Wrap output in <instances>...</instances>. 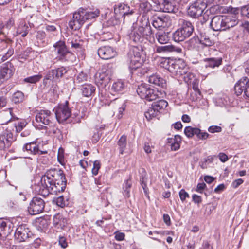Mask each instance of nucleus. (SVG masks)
Segmentation results:
<instances>
[{"instance_id": "nucleus-1", "label": "nucleus", "mask_w": 249, "mask_h": 249, "mask_svg": "<svg viewBox=\"0 0 249 249\" xmlns=\"http://www.w3.org/2000/svg\"><path fill=\"white\" fill-rule=\"evenodd\" d=\"M66 182L65 174L62 170L50 169L42 176L40 184L34 185V190L36 193L43 196H47L49 194L56 195L64 191Z\"/></svg>"}, {"instance_id": "nucleus-2", "label": "nucleus", "mask_w": 249, "mask_h": 249, "mask_svg": "<svg viewBox=\"0 0 249 249\" xmlns=\"http://www.w3.org/2000/svg\"><path fill=\"white\" fill-rule=\"evenodd\" d=\"M238 23L234 15H217L212 18L210 26L213 31H222L235 27Z\"/></svg>"}, {"instance_id": "nucleus-3", "label": "nucleus", "mask_w": 249, "mask_h": 249, "mask_svg": "<svg viewBox=\"0 0 249 249\" xmlns=\"http://www.w3.org/2000/svg\"><path fill=\"white\" fill-rule=\"evenodd\" d=\"M129 55L130 56V62L129 68L131 72L138 70L141 72V73L144 74L146 71L144 68H141L145 56V53L142 46H133L130 49Z\"/></svg>"}, {"instance_id": "nucleus-4", "label": "nucleus", "mask_w": 249, "mask_h": 249, "mask_svg": "<svg viewBox=\"0 0 249 249\" xmlns=\"http://www.w3.org/2000/svg\"><path fill=\"white\" fill-rule=\"evenodd\" d=\"M151 35L152 29L148 20H147L142 26L134 28L130 34V39L134 43H140L145 39H149Z\"/></svg>"}, {"instance_id": "nucleus-5", "label": "nucleus", "mask_w": 249, "mask_h": 249, "mask_svg": "<svg viewBox=\"0 0 249 249\" xmlns=\"http://www.w3.org/2000/svg\"><path fill=\"white\" fill-rule=\"evenodd\" d=\"M53 47L58 54L59 60L62 61H72L74 58V54L68 51L64 41H59L56 42Z\"/></svg>"}, {"instance_id": "nucleus-6", "label": "nucleus", "mask_w": 249, "mask_h": 249, "mask_svg": "<svg viewBox=\"0 0 249 249\" xmlns=\"http://www.w3.org/2000/svg\"><path fill=\"white\" fill-rule=\"evenodd\" d=\"M207 6L205 0H196L188 8V15L192 18H197L202 15Z\"/></svg>"}, {"instance_id": "nucleus-7", "label": "nucleus", "mask_w": 249, "mask_h": 249, "mask_svg": "<svg viewBox=\"0 0 249 249\" xmlns=\"http://www.w3.org/2000/svg\"><path fill=\"white\" fill-rule=\"evenodd\" d=\"M16 140V137L14 135L13 131L7 128L0 135V150H6Z\"/></svg>"}, {"instance_id": "nucleus-8", "label": "nucleus", "mask_w": 249, "mask_h": 249, "mask_svg": "<svg viewBox=\"0 0 249 249\" xmlns=\"http://www.w3.org/2000/svg\"><path fill=\"white\" fill-rule=\"evenodd\" d=\"M68 104V101H66L64 104L59 105L53 110L55 111L56 118L59 123L64 122L72 115Z\"/></svg>"}, {"instance_id": "nucleus-9", "label": "nucleus", "mask_w": 249, "mask_h": 249, "mask_svg": "<svg viewBox=\"0 0 249 249\" xmlns=\"http://www.w3.org/2000/svg\"><path fill=\"white\" fill-rule=\"evenodd\" d=\"M170 72L174 76L183 75L188 67L182 59H173L171 62Z\"/></svg>"}, {"instance_id": "nucleus-10", "label": "nucleus", "mask_w": 249, "mask_h": 249, "mask_svg": "<svg viewBox=\"0 0 249 249\" xmlns=\"http://www.w3.org/2000/svg\"><path fill=\"white\" fill-rule=\"evenodd\" d=\"M234 90L237 96L244 93V96L249 98V78L242 77L235 85Z\"/></svg>"}, {"instance_id": "nucleus-11", "label": "nucleus", "mask_w": 249, "mask_h": 249, "mask_svg": "<svg viewBox=\"0 0 249 249\" xmlns=\"http://www.w3.org/2000/svg\"><path fill=\"white\" fill-rule=\"evenodd\" d=\"M44 206V201L39 197L35 196L30 202L28 211L31 215L37 214L43 212Z\"/></svg>"}, {"instance_id": "nucleus-12", "label": "nucleus", "mask_w": 249, "mask_h": 249, "mask_svg": "<svg viewBox=\"0 0 249 249\" xmlns=\"http://www.w3.org/2000/svg\"><path fill=\"white\" fill-rule=\"evenodd\" d=\"M32 235L28 227L26 224H21L17 228L14 236L18 242H21L27 241Z\"/></svg>"}, {"instance_id": "nucleus-13", "label": "nucleus", "mask_w": 249, "mask_h": 249, "mask_svg": "<svg viewBox=\"0 0 249 249\" xmlns=\"http://www.w3.org/2000/svg\"><path fill=\"white\" fill-rule=\"evenodd\" d=\"M111 76L110 70L103 69L101 72L96 74L95 82L98 86L104 88L110 82Z\"/></svg>"}, {"instance_id": "nucleus-14", "label": "nucleus", "mask_w": 249, "mask_h": 249, "mask_svg": "<svg viewBox=\"0 0 249 249\" xmlns=\"http://www.w3.org/2000/svg\"><path fill=\"white\" fill-rule=\"evenodd\" d=\"M98 54L102 59L107 60L114 57L117 55V52L112 47L105 46L98 49Z\"/></svg>"}, {"instance_id": "nucleus-15", "label": "nucleus", "mask_w": 249, "mask_h": 249, "mask_svg": "<svg viewBox=\"0 0 249 249\" xmlns=\"http://www.w3.org/2000/svg\"><path fill=\"white\" fill-rule=\"evenodd\" d=\"M23 152H26L27 153L31 155H42L47 153V151H42L39 149L38 145L37 144L36 141L25 143L23 147Z\"/></svg>"}, {"instance_id": "nucleus-16", "label": "nucleus", "mask_w": 249, "mask_h": 249, "mask_svg": "<svg viewBox=\"0 0 249 249\" xmlns=\"http://www.w3.org/2000/svg\"><path fill=\"white\" fill-rule=\"evenodd\" d=\"M53 114L51 111L46 110H41L36 116V120L38 123L45 125H49L52 121Z\"/></svg>"}, {"instance_id": "nucleus-17", "label": "nucleus", "mask_w": 249, "mask_h": 249, "mask_svg": "<svg viewBox=\"0 0 249 249\" xmlns=\"http://www.w3.org/2000/svg\"><path fill=\"white\" fill-rule=\"evenodd\" d=\"M180 27L178 29L184 35V36L188 38L190 37L194 31V27L191 22L183 19L179 20Z\"/></svg>"}, {"instance_id": "nucleus-18", "label": "nucleus", "mask_w": 249, "mask_h": 249, "mask_svg": "<svg viewBox=\"0 0 249 249\" xmlns=\"http://www.w3.org/2000/svg\"><path fill=\"white\" fill-rule=\"evenodd\" d=\"M84 23V19L78 11L73 14V18L70 21L69 25L71 29L77 30L79 29Z\"/></svg>"}, {"instance_id": "nucleus-19", "label": "nucleus", "mask_w": 249, "mask_h": 249, "mask_svg": "<svg viewBox=\"0 0 249 249\" xmlns=\"http://www.w3.org/2000/svg\"><path fill=\"white\" fill-rule=\"evenodd\" d=\"M53 225L58 230H64L68 224V220L62 214L57 213L53 217Z\"/></svg>"}, {"instance_id": "nucleus-20", "label": "nucleus", "mask_w": 249, "mask_h": 249, "mask_svg": "<svg viewBox=\"0 0 249 249\" xmlns=\"http://www.w3.org/2000/svg\"><path fill=\"white\" fill-rule=\"evenodd\" d=\"M13 68L11 63L3 64L0 68V76L5 81L10 78L13 74Z\"/></svg>"}, {"instance_id": "nucleus-21", "label": "nucleus", "mask_w": 249, "mask_h": 249, "mask_svg": "<svg viewBox=\"0 0 249 249\" xmlns=\"http://www.w3.org/2000/svg\"><path fill=\"white\" fill-rule=\"evenodd\" d=\"M204 61L206 68L214 69L222 65L223 58L221 56L212 57L204 59Z\"/></svg>"}, {"instance_id": "nucleus-22", "label": "nucleus", "mask_w": 249, "mask_h": 249, "mask_svg": "<svg viewBox=\"0 0 249 249\" xmlns=\"http://www.w3.org/2000/svg\"><path fill=\"white\" fill-rule=\"evenodd\" d=\"M182 49L180 48L177 47L172 45L165 46H156L155 52L157 53H166L176 52L181 53Z\"/></svg>"}, {"instance_id": "nucleus-23", "label": "nucleus", "mask_w": 249, "mask_h": 249, "mask_svg": "<svg viewBox=\"0 0 249 249\" xmlns=\"http://www.w3.org/2000/svg\"><path fill=\"white\" fill-rule=\"evenodd\" d=\"M79 12L82 16L83 19H84V22L86 20L92 19L99 16L100 12L98 9H96L94 11H89L87 9L83 8H80L79 9Z\"/></svg>"}, {"instance_id": "nucleus-24", "label": "nucleus", "mask_w": 249, "mask_h": 249, "mask_svg": "<svg viewBox=\"0 0 249 249\" xmlns=\"http://www.w3.org/2000/svg\"><path fill=\"white\" fill-rule=\"evenodd\" d=\"M10 223L0 219V237L4 238L11 232Z\"/></svg>"}, {"instance_id": "nucleus-25", "label": "nucleus", "mask_w": 249, "mask_h": 249, "mask_svg": "<svg viewBox=\"0 0 249 249\" xmlns=\"http://www.w3.org/2000/svg\"><path fill=\"white\" fill-rule=\"evenodd\" d=\"M80 89L83 96L89 97L94 94L96 88L92 84H84L81 85Z\"/></svg>"}, {"instance_id": "nucleus-26", "label": "nucleus", "mask_w": 249, "mask_h": 249, "mask_svg": "<svg viewBox=\"0 0 249 249\" xmlns=\"http://www.w3.org/2000/svg\"><path fill=\"white\" fill-rule=\"evenodd\" d=\"M127 4L120 3L115 5L114 7V13L117 18H123L124 19L126 16V10L127 9Z\"/></svg>"}, {"instance_id": "nucleus-27", "label": "nucleus", "mask_w": 249, "mask_h": 249, "mask_svg": "<svg viewBox=\"0 0 249 249\" xmlns=\"http://www.w3.org/2000/svg\"><path fill=\"white\" fill-rule=\"evenodd\" d=\"M168 18L164 16L157 17L154 18L152 25L155 28H165L168 26Z\"/></svg>"}, {"instance_id": "nucleus-28", "label": "nucleus", "mask_w": 249, "mask_h": 249, "mask_svg": "<svg viewBox=\"0 0 249 249\" xmlns=\"http://www.w3.org/2000/svg\"><path fill=\"white\" fill-rule=\"evenodd\" d=\"M148 82L150 83L154 84L163 88L166 85L165 80L161 77L160 75L157 74H153L150 76L148 78Z\"/></svg>"}, {"instance_id": "nucleus-29", "label": "nucleus", "mask_w": 249, "mask_h": 249, "mask_svg": "<svg viewBox=\"0 0 249 249\" xmlns=\"http://www.w3.org/2000/svg\"><path fill=\"white\" fill-rule=\"evenodd\" d=\"M163 93L161 91L150 88L145 100L148 101H152L158 98L163 97Z\"/></svg>"}, {"instance_id": "nucleus-30", "label": "nucleus", "mask_w": 249, "mask_h": 249, "mask_svg": "<svg viewBox=\"0 0 249 249\" xmlns=\"http://www.w3.org/2000/svg\"><path fill=\"white\" fill-rule=\"evenodd\" d=\"M181 138L179 135H176L173 138L168 139V142L171 143V149L172 151L178 150L180 146Z\"/></svg>"}, {"instance_id": "nucleus-31", "label": "nucleus", "mask_w": 249, "mask_h": 249, "mask_svg": "<svg viewBox=\"0 0 249 249\" xmlns=\"http://www.w3.org/2000/svg\"><path fill=\"white\" fill-rule=\"evenodd\" d=\"M198 40L201 45L206 47H211L214 44V41L205 33H201Z\"/></svg>"}, {"instance_id": "nucleus-32", "label": "nucleus", "mask_w": 249, "mask_h": 249, "mask_svg": "<svg viewBox=\"0 0 249 249\" xmlns=\"http://www.w3.org/2000/svg\"><path fill=\"white\" fill-rule=\"evenodd\" d=\"M167 106V102L163 99L154 102L152 104V106L155 108V109H156V110L158 111L159 114L164 110Z\"/></svg>"}, {"instance_id": "nucleus-33", "label": "nucleus", "mask_w": 249, "mask_h": 249, "mask_svg": "<svg viewBox=\"0 0 249 249\" xmlns=\"http://www.w3.org/2000/svg\"><path fill=\"white\" fill-rule=\"evenodd\" d=\"M150 88L149 86L146 84H141L138 86L137 92L142 99H145Z\"/></svg>"}, {"instance_id": "nucleus-34", "label": "nucleus", "mask_w": 249, "mask_h": 249, "mask_svg": "<svg viewBox=\"0 0 249 249\" xmlns=\"http://www.w3.org/2000/svg\"><path fill=\"white\" fill-rule=\"evenodd\" d=\"M168 32H158L156 34V37L159 43L161 44H166L170 40Z\"/></svg>"}, {"instance_id": "nucleus-35", "label": "nucleus", "mask_w": 249, "mask_h": 249, "mask_svg": "<svg viewBox=\"0 0 249 249\" xmlns=\"http://www.w3.org/2000/svg\"><path fill=\"white\" fill-rule=\"evenodd\" d=\"M132 187L131 179L124 181L123 185V194L124 197L129 198L130 196V189Z\"/></svg>"}, {"instance_id": "nucleus-36", "label": "nucleus", "mask_w": 249, "mask_h": 249, "mask_svg": "<svg viewBox=\"0 0 249 249\" xmlns=\"http://www.w3.org/2000/svg\"><path fill=\"white\" fill-rule=\"evenodd\" d=\"M117 144L119 146L120 154H123L127 144L126 136L124 135H122L118 140Z\"/></svg>"}, {"instance_id": "nucleus-37", "label": "nucleus", "mask_w": 249, "mask_h": 249, "mask_svg": "<svg viewBox=\"0 0 249 249\" xmlns=\"http://www.w3.org/2000/svg\"><path fill=\"white\" fill-rule=\"evenodd\" d=\"M146 172L144 170V169H142V175L140 177V183L141 184L143 188L144 193L145 195V196L148 197L149 198V192H148V189L147 187L146 184L145 183V177L146 176Z\"/></svg>"}, {"instance_id": "nucleus-38", "label": "nucleus", "mask_w": 249, "mask_h": 249, "mask_svg": "<svg viewBox=\"0 0 249 249\" xmlns=\"http://www.w3.org/2000/svg\"><path fill=\"white\" fill-rule=\"evenodd\" d=\"M11 100L15 104L21 103L24 100V94L20 91H17L13 94Z\"/></svg>"}, {"instance_id": "nucleus-39", "label": "nucleus", "mask_w": 249, "mask_h": 249, "mask_svg": "<svg viewBox=\"0 0 249 249\" xmlns=\"http://www.w3.org/2000/svg\"><path fill=\"white\" fill-rule=\"evenodd\" d=\"M158 111L151 106L145 112L144 115L148 120H151L152 118L158 117L159 116Z\"/></svg>"}, {"instance_id": "nucleus-40", "label": "nucleus", "mask_w": 249, "mask_h": 249, "mask_svg": "<svg viewBox=\"0 0 249 249\" xmlns=\"http://www.w3.org/2000/svg\"><path fill=\"white\" fill-rule=\"evenodd\" d=\"M125 87V84L122 81L118 80L115 82L112 86V90L116 92H120L123 90Z\"/></svg>"}, {"instance_id": "nucleus-41", "label": "nucleus", "mask_w": 249, "mask_h": 249, "mask_svg": "<svg viewBox=\"0 0 249 249\" xmlns=\"http://www.w3.org/2000/svg\"><path fill=\"white\" fill-rule=\"evenodd\" d=\"M173 60L169 58H162L160 60V65L161 67L167 69L170 72L171 62Z\"/></svg>"}, {"instance_id": "nucleus-42", "label": "nucleus", "mask_w": 249, "mask_h": 249, "mask_svg": "<svg viewBox=\"0 0 249 249\" xmlns=\"http://www.w3.org/2000/svg\"><path fill=\"white\" fill-rule=\"evenodd\" d=\"M186 38H187L183 34H182L181 31H180L178 29L173 34V39L176 42H180L184 41Z\"/></svg>"}, {"instance_id": "nucleus-43", "label": "nucleus", "mask_w": 249, "mask_h": 249, "mask_svg": "<svg viewBox=\"0 0 249 249\" xmlns=\"http://www.w3.org/2000/svg\"><path fill=\"white\" fill-rule=\"evenodd\" d=\"M216 156H208L203 161L200 162V166L202 169H206L207 168L208 165L212 163Z\"/></svg>"}, {"instance_id": "nucleus-44", "label": "nucleus", "mask_w": 249, "mask_h": 249, "mask_svg": "<svg viewBox=\"0 0 249 249\" xmlns=\"http://www.w3.org/2000/svg\"><path fill=\"white\" fill-rule=\"evenodd\" d=\"M199 132L197 128H193L191 126H187L184 129V133L188 138H192Z\"/></svg>"}, {"instance_id": "nucleus-45", "label": "nucleus", "mask_w": 249, "mask_h": 249, "mask_svg": "<svg viewBox=\"0 0 249 249\" xmlns=\"http://www.w3.org/2000/svg\"><path fill=\"white\" fill-rule=\"evenodd\" d=\"M29 27L24 23H21L17 29V33L21 35L22 37L26 36L28 33Z\"/></svg>"}, {"instance_id": "nucleus-46", "label": "nucleus", "mask_w": 249, "mask_h": 249, "mask_svg": "<svg viewBox=\"0 0 249 249\" xmlns=\"http://www.w3.org/2000/svg\"><path fill=\"white\" fill-rule=\"evenodd\" d=\"M56 79L62 77L67 72V70L64 67H61L53 70Z\"/></svg>"}, {"instance_id": "nucleus-47", "label": "nucleus", "mask_w": 249, "mask_h": 249, "mask_svg": "<svg viewBox=\"0 0 249 249\" xmlns=\"http://www.w3.org/2000/svg\"><path fill=\"white\" fill-rule=\"evenodd\" d=\"M87 74L83 72H81L78 74L74 82L75 84H82L87 81Z\"/></svg>"}, {"instance_id": "nucleus-48", "label": "nucleus", "mask_w": 249, "mask_h": 249, "mask_svg": "<svg viewBox=\"0 0 249 249\" xmlns=\"http://www.w3.org/2000/svg\"><path fill=\"white\" fill-rule=\"evenodd\" d=\"M42 75L40 74L35 75L25 78L24 81L27 83L35 84L39 81L42 78Z\"/></svg>"}, {"instance_id": "nucleus-49", "label": "nucleus", "mask_w": 249, "mask_h": 249, "mask_svg": "<svg viewBox=\"0 0 249 249\" xmlns=\"http://www.w3.org/2000/svg\"><path fill=\"white\" fill-rule=\"evenodd\" d=\"M179 77H181L187 83H191L192 80L194 79V75L190 72H188L187 70L183 75H180Z\"/></svg>"}, {"instance_id": "nucleus-50", "label": "nucleus", "mask_w": 249, "mask_h": 249, "mask_svg": "<svg viewBox=\"0 0 249 249\" xmlns=\"http://www.w3.org/2000/svg\"><path fill=\"white\" fill-rule=\"evenodd\" d=\"M27 124L25 121L18 122L17 124H15L16 130L17 132H21L24 128H25Z\"/></svg>"}, {"instance_id": "nucleus-51", "label": "nucleus", "mask_w": 249, "mask_h": 249, "mask_svg": "<svg viewBox=\"0 0 249 249\" xmlns=\"http://www.w3.org/2000/svg\"><path fill=\"white\" fill-rule=\"evenodd\" d=\"M240 12L242 16L249 18V4L242 6Z\"/></svg>"}, {"instance_id": "nucleus-52", "label": "nucleus", "mask_w": 249, "mask_h": 249, "mask_svg": "<svg viewBox=\"0 0 249 249\" xmlns=\"http://www.w3.org/2000/svg\"><path fill=\"white\" fill-rule=\"evenodd\" d=\"M198 130L199 132H197V133H196V135L197 136V137L200 140H206L207 139L210 135L205 132H201V130L198 128Z\"/></svg>"}, {"instance_id": "nucleus-53", "label": "nucleus", "mask_w": 249, "mask_h": 249, "mask_svg": "<svg viewBox=\"0 0 249 249\" xmlns=\"http://www.w3.org/2000/svg\"><path fill=\"white\" fill-rule=\"evenodd\" d=\"M85 108H83L81 112L78 111V112H76L74 113L72 115L76 118V121L77 122H80L81 119L83 118L85 116Z\"/></svg>"}, {"instance_id": "nucleus-54", "label": "nucleus", "mask_w": 249, "mask_h": 249, "mask_svg": "<svg viewBox=\"0 0 249 249\" xmlns=\"http://www.w3.org/2000/svg\"><path fill=\"white\" fill-rule=\"evenodd\" d=\"M100 168V162L99 160H95L93 163V167L92 169V173L93 175H97L98 170Z\"/></svg>"}, {"instance_id": "nucleus-55", "label": "nucleus", "mask_w": 249, "mask_h": 249, "mask_svg": "<svg viewBox=\"0 0 249 249\" xmlns=\"http://www.w3.org/2000/svg\"><path fill=\"white\" fill-rule=\"evenodd\" d=\"M198 39V37H194L189 39L188 41L186 42V43L188 45L189 49H191L194 48L196 47V44Z\"/></svg>"}, {"instance_id": "nucleus-56", "label": "nucleus", "mask_w": 249, "mask_h": 249, "mask_svg": "<svg viewBox=\"0 0 249 249\" xmlns=\"http://www.w3.org/2000/svg\"><path fill=\"white\" fill-rule=\"evenodd\" d=\"M208 130L211 133H218L221 132L222 128L217 125H212L208 128Z\"/></svg>"}, {"instance_id": "nucleus-57", "label": "nucleus", "mask_w": 249, "mask_h": 249, "mask_svg": "<svg viewBox=\"0 0 249 249\" xmlns=\"http://www.w3.org/2000/svg\"><path fill=\"white\" fill-rule=\"evenodd\" d=\"M179 196L180 198V200L182 202H184L186 198L189 197V195L188 193L185 191V190L183 189H181L179 192Z\"/></svg>"}, {"instance_id": "nucleus-58", "label": "nucleus", "mask_w": 249, "mask_h": 249, "mask_svg": "<svg viewBox=\"0 0 249 249\" xmlns=\"http://www.w3.org/2000/svg\"><path fill=\"white\" fill-rule=\"evenodd\" d=\"M163 3H164V8L165 12L168 13H171L174 12V8L171 3L168 1H166V0H165V2L163 1Z\"/></svg>"}, {"instance_id": "nucleus-59", "label": "nucleus", "mask_w": 249, "mask_h": 249, "mask_svg": "<svg viewBox=\"0 0 249 249\" xmlns=\"http://www.w3.org/2000/svg\"><path fill=\"white\" fill-rule=\"evenodd\" d=\"M56 204L62 208L65 206V201L63 196H60L56 199Z\"/></svg>"}, {"instance_id": "nucleus-60", "label": "nucleus", "mask_w": 249, "mask_h": 249, "mask_svg": "<svg viewBox=\"0 0 249 249\" xmlns=\"http://www.w3.org/2000/svg\"><path fill=\"white\" fill-rule=\"evenodd\" d=\"M55 77L54 74V72L53 70H52L48 71V72L46 75L44 80H55Z\"/></svg>"}, {"instance_id": "nucleus-61", "label": "nucleus", "mask_w": 249, "mask_h": 249, "mask_svg": "<svg viewBox=\"0 0 249 249\" xmlns=\"http://www.w3.org/2000/svg\"><path fill=\"white\" fill-rule=\"evenodd\" d=\"M206 187V185L205 183H199L197 184L196 191L198 193H202Z\"/></svg>"}, {"instance_id": "nucleus-62", "label": "nucleus", "mask_w": 249, "mask_h": 249, "mask_svg": "<svg viewBox=\"0 0 249 249\" xmlns=\"http://www.w3.org/2000/svg\"><path fill=\"white\" fill-rule=\"evenodd\" d=\"M59 244L63 248H66L68 245L66 238L64 236H60L59 238Z\"/></svg>"}, {"instance_id": "nucleus-63", "label": "nucleus", "mask_w": 249, "mask_h": 249, "mask_svg": "<svg viewBox=\"0 0 249 249\" xmlns=\"http://www.w3.org/2000/svg\"><path fill=\"white\" fill-rule=\"evenodd\" d=\"M192 200L195 203L200 204L202 202L201 197L195 194L192 196Z\"/></svg>"}, {"instance_id": "nucleus-64", "label": "nucleus", "mask_w": 249, "mask_h": 249, "mask_svg": "<svg viewBox=\"0 0 249 249\" xmlns=\"http://www.w3.org/2000/svg\"><path fill=\"white\" fill-rule=\"evenodd\" d=\"M125 237V234L122 232H117L115 233V238L117 241H123Z\"/></svg>"}]
</instances>
